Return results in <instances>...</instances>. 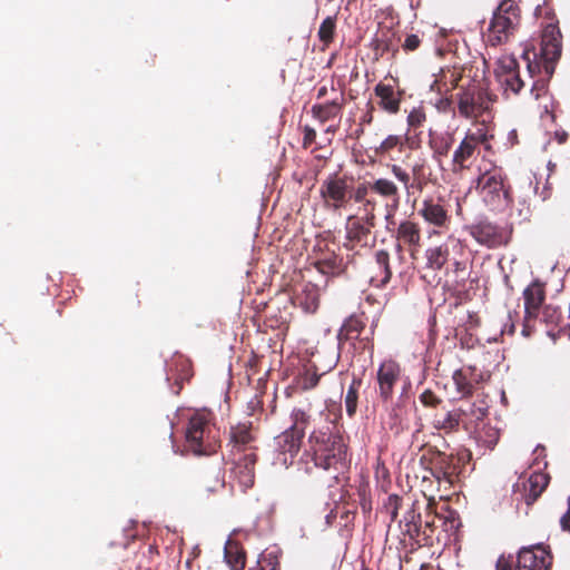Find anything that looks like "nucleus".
I'll return each instance as SVG.
<instances>
[{
    "instance_id": "13",
    "label": "nucleus",
    "mask_w": 570,
    "mask_h": 570,
    "mask_svg": "<svg viewBox=\"0 0 570 570\" xmlns=\"http://www.w3.org/2000/svg\"><path fill=\"white\" fill-rule=\"evenodd\" d=\"M459 114L464 118H476L489 110L493 99L487 89L471 83L456 95Z\"/></svg>"
},
{
    "instance_id": "32",
    "label": "nucleus",
    "mask_w": 570,
    "mask_h": 570,
    "mask_svg": "<svg viewBox=\"0 0 570 570\" xmlns=\"http://www.w3.org/2000/svg\"><path fill=\"white\" fill-rule=\"evenodd\" d=\"M461 78V73L455 70H441L439 76L431 83L430 88L438 95H448L449 92L459 87Z\"/></svg>"
},
{
    "instance_id": "43",
    "label": "nucleus",
    "mask_w": 570,
    "mask_h": 570,
    "mask_svg": "<svg viewBox=\"0 0 570 570\" xmlns=\"http://www.w3.org/2000/svg\"><path fill=\"white\" fill-rule=\"evenodd\" d=\"M335 29H336V18L335 17H326L320 28H318V32H317V36H318V39L325 46V47H328L333 40H334V36H335Z\"/></svg>"
},
{
    "instance_id": "21",
    "label": "nucleus",
    "mask_w": 570,
    "mask_h": 570,
    "mask_svg": "<svg viewBox=\"0 0 570 570\" xmlns=\"http://www.w3.org/2000/svg\"><path fill=\"white\" fill-rule=\"evenodd\" d=\"M499 80L504 86L505 91L511 90L519 94L524 87V80L520 77L519 65L514 58H505L500 61Z\"/></svg>"
},
{
    "instance_id": "24",
    "label": "nucleus",
    "mask_w": 570,
    "mask_h": 570,
    "mask_svg": "<svg viewBox=\"0 0 570 570\" xmlns=\"http://www.w3.org/2000/svg\"><path fill=\"white\" fill-rule=\"evenodd\" d=\"M375 96L380 98L379 106L387 114L395 115L400 111L402 92L395 91L393 86L379 82L374 88Z\"/></svg>"
},
{
    "instance_id": "35",
    "label": "nucleus",
    "mask_w": 570,
    "mask_h": 570,
    "mask_svg": "<svg viewBox=\"0 0 570 570\" xmlns=\"http://www.w3.org/2000/svg\"><path fill=\"white\" fill-rule=\"evenodd\" d=\"M343 259L334 252L324 254L315 261V268L323 275H337L342 272Z\"/></svg>"
},
{
    "instance_id": "7",
    "label": "nucleus",
    "mask_w": 570,
    "mask_h": 570,
    "mask_svg": "<svg viewBox=\"0 0 570 570\" xmlns=\"http://www.w3.org/2000/svg\"><path fill=\"white\" fill-rule=\"evenodd\" d=\"M376 226V216L350 215L345 222L343 248L353 256L370 252L376 244L373 229Z\"/></svg>"
},
{
    "instance_id": "60",
    "label": "nucleus",
    "mask_w": 570,
    "mask_h": 570,
    "mask_svg": "<svg viewBox=\"0 0 570 570\" xmlns=\"http://www.w3.org/2000/svg\"><path fill=\"white\" fill-rule=\"evenodd\" d=\"M567 138H568V134L567 132H562V134H558L557 132V139H558V141L560 144L566 142Z\"/></svg>"
},
{
    "instance_id": "15",
    "label": "nucleus",
    "mask_w": 570,
    "mask_h": 570,
    "mask_svg": "<svg viewBox=\"0 0 570 570\" xmlns=\"http://www.w3.org/2000/svg\"><path fill=\"white\" fill-rule=\"evenodd\" d=\"M419 215L426 224L439 229H448L451 223V217L444 204L440 199L432 197L422 202Z\"/></svg>"
},
{
    "instance_id": "41",
    "label": "nucleus",
    "mask_w": 570,
    "mask_h": 570,
    "mask_svg": "<svg viewBox=\"0 0 570 570\" xmlns=\"http://www.w3.org/2000/svg\"><path fill=\"white\" fill-rule=\"evenodd\" d=\"M176 370L179 372L175 375V382L171 385L174 394L178 395L183 390L184 383L188 382L193 376L191 367L188 361L179 358L176 362Z\"/></svg>"
},
{
    "instance_id": "58",
    "label": "nucleus",
    "mask_w": 570,
    "mask_h": 570,
    "mask_svg": "<svg viewBox=\"0 0 570 570\" xmlns=\"http://www.w3.org/2000/svg\"><path fill=\"white\" fill-rule=\"evenodd\" d=\"M326 95H327V87H326V86H322V87L317 90V98H318V99L324 98Z\"/></svg>"
},
{
    "instance_id": "18",
    "label": "nucleus",
    "mask_w": 570,
    "mask_h": 570,
    "mask_svg": "<svg viewBox=\"0 0 570 570\" xmlns=\"http://www.w3.org/2000/svg\"><path fill=\"white\" fill-rule=\"evenodd\" d=\"M455 390L462 397L471 396L478 384L483 381V374L475 366L465 365L454 371L452 375Z\"/></svg>"
},
{
    "instance_id": "33",
    "label": "nucleus",
    "mask_w": 570,
    "mask_h": 570,
    "mask_svg": "<svg viewBox=\"0 0 570 570\" xmlns=\"http://www.w3.org/2000/svg\"><path fill=\"white\" fill-rule=\"evenodd\" d=\"M426 267L433 271H441L450 261V247L448 243L429 247L425 250Z\"/></svg>"
},
{
    "instance_id": "20",
    "label": "nucleus",
    "mask_w": 570,
    "mask_h": 570,
    "mask_svg": "<svg viewBox=\"0 0 570 570\" xmlns=\"http://www.w3.org/2000/svg\"><path fill=\"white\" fill-rule=\"evenodd\" d=\"M373 193L383 199L391 202L386 204V219L394 215L400 203V189L397 185L389 178H376L372 180Z\"/></svg>"
},
{
    "instance_id": "45",
    "label": "nucleus",
    "mask_w": 570,
    "mask_h": 570,
    "mask_svg": "<svg viewBox=\"0 0 570 570\" xmlns=\"http://www.w3.org/2000/svg\"><path fill=\"white\" fill-rule=\"evenodd\" d=\"M500 439V431L491 425H484L478 435V440L488 449H493Z\"/></svg>"
},
{
    "instance_id": "40",
    "label": "nucleus",
    "mask_w": 570,
    "mask_h": 570,
    "mask_svg": "<svg viewBox=\"0 0 570 570\" xmlns=\"http://www.w3.org/2000/svg\"><path fill=\"white\" fill-rule=\"evenodd\" d=\"M401 523H404L403 533L410 539H416L420 535L421 514L411 508L405 514Z\"/></svg>"
},
{
    "instance_id": "25",
    "label": "nucleus",
    "mask_w": 570,
    "mask_h": 570,
    "mask_svg": "<svg viewBox=\"0 0 570 570\" xmlns=\"http://www.w3.org/2000/svg\"><path fill=\"white\" fill-rule=\"evenodd\" d=\"M465 414L462 406L453 409L444 415L435 417L433 425L436 430L445 433L456 432L461 425L465 430H469V422L465 420Z\"/></svg>"
},
{
    "instance_id": "61",
    "label": "nucleus",
    "mask_w": 570,
    "mask_h": 570,
    "mask_svg": "<svg viewBox=\"0 0 570 570\" xmlns=\"http://www.w3.org/2000/svg\"><path fill=\"white\" fill-rule=\"evenodd\" d=\"M412 9H417L421 6V0H409Z\"/></svg>"
},
{
    "instance_id": "11",
    "label": "nucleus",
    "mask_w": 570,
    "mask_h": 570,
    "mask_svg": "<svg viewBox=\"0 0 570 570\" xmlns=\"http://www.w3.org/2000/svg\"><path fill=\"white\" fill-rule=\"evenodd\" d=\"M469 235L481 246L493 249L507 246L512 236V228L481 218L465 226Z\"/></svg>"
},
{
    "instance_id": "27",
    "label": "nucleus",
    "mask_w": 570,
    "mask_h": 570,
    "mask_svg": "<svg viewBox=\"0 0 570 570\" xmlns=\"http://www.w3.org/2000/svg\"><path fill=\"white\" fill-rule=\"evenodd\" d=\"M229 442L237 451H255L256 448L250 444L255 442V435L252 433V423H238L230 428Z\"/></svg>"
},
{
    "instance_id": "22",
    "label": "nucleus",
    "mask_w": 570,
    "mask_h": 570,
    "mask_svg": "<svg viewBox=\"0 0 570 570\" xmlns=\"http://www.w3.org/2000/svg\"><path fill=\"white\" fill-rule=\"evenodd\" d=\"M352 200L360 204L363 215L376 216L377 200L374 197L372 180L358 183L356 187L353 186Z\"/></svg>"
},
{
    "instance_id": "10",
    "label": "nucleus",
    "mask_w": 570,
    "mask_h": 570,
    "mask_svg": "<svg viewBox=\"0 0 570 570\" xmlns=\"http://www.w3.org/2000/svg\"><path fill=\"white\" fill-rule=\"evenodd\" d=\"M367 317L364 313L350 315L342 324L337 333L338 350H343L348 343L355 351L373 352L374 343L372 336H362L366 328Z\"/></svg>"
},
{
    "instance_id": "19",
    "label": "nucleus",
    "mask_w": 570,
    "mask_h": 570,
    "mask_svg": "<svg viewBox=\"0 0 570 570\" xmlns=\"http://www.w3.org/2000/svg\"><path fill=\"white\" fill-rule=\"evenodd\" d=\"M524 314L527 321L538 318L546 299L544 284L535 279L523 291Z\"/></svg>"
},
{
    "instance_id": "50",
    "label": "nucleus",
    "mask_w": 570,
    "mask_h": 570,
    "mask_svg": "<svg viewBox=\"0 0 570 570\" xmlns=\"http://www.w3.org/2000/svg\"><path fill=\"white\" fill-rule=\"evenodd\" d=\"M420 401L426 407H436L442 403V400L431 390H425L420 395Z\"/></svg>"
},
{
    "instance_id": "37",
    "label": "nucleus",
    "mask_w": 570,
    "mask_h": 570,
    "mask_svg": "<svg viewBox=\"0 0 570 570\" xmlns=\"http://www.w3.org/2000/svg\"><path fill=\"white\" fill-rule=\"evenodd\" d=\"M321 375L317 366L313 362H309L297 375L296 384L302 390H311L317 385Z\"/></svg>"
},
{
    "instance_id": "14",
    "label": "nucleus",
    "mask_w": 570,
    "mask_h": 570,
    "mask_svg": "<svg viewBox=\"0 0 570 570\" xmlns=\"http://www.w3.org/2000/svg\"><path fill=\"white\" fill-rule=\"evenodd\" d=\"M402 380L401 365L394 360L383 361L376 372L377 396L382 404L393 401L395 387Z\"/></svg>"
},
{
    "instance_id": "51",
    "label": "nucleus",
    "mask_w": 570,
    "mask_h": 570,
    "mask_svg": "<svg viewBox=\"0 0 570 570\" xmlns=\"http://www.w3.org/2000/svg\"><path fill=\"white\" fill-rule=\"evenodd\" d=\"M441 97L435 101L434 106L439 112L454 114L453 100L452 96L448 97L446 95H440Z\"/></svg>"
},
{
    "instance_id": "29",
    "label": "nucleus",
    "mask_w": 570,
    "mask_h": 570,
    "mask_svg": "<svg viewBox=\"0 0 570 570\" xmlns=\"http://www.w3.org/2000/svg\"><path fill=\"white\" fill-rule=\"evenodd\" d=\"M376 271L371 274V284L376 287L385 286L392 277V269L390 266V254L385 249H380L374 255Z\"/></svg>"
},
{
    "instance_id": "55",
    "label": "nucleus",
    "mask_w": 570,
    "mask_h": 570,
    "mask_svg": "<svg viewBox=\"0 0 570 570\" xmlns=\"http://www.w3.org/2000/svg\"><path fill=\"white\" fill-rule=\"evenodd\" d=\"M225 484L224 475L220 468H217V471L215 473V485H207L208 490L213 491L215 490L216 485L223 488Z\"/></svg>"
},
{
    "instance_id": "12",
    "label": "nucleus",
    "mask_w": 570,
    "mask_h": 570,
    "mask_svg": "<svg viewBox=\"0 0 570 570\" xmlns=\"http://www.w3.org/2000/svg\"><path fill=\"white\" fill-rule=\"evenodd\" d=\"M552 554L543 547L522 548L513 567L512 562L501 557L497 561V570H550Z\"/></svg>"
},
{
    "instance_id": "23",
    "label": "nucleus",
    "mask_w": 570,
    "mask_h": 570,
    "mask_svg": "<svg viewBox=\"0 0 570 570\" xmlns=\"http://www.w3.org/2000/svg\"><path fill=\"white\" fill-rule=\"evenodd\" d=\"M302 441L303 436L289 428L275 438L276 449L284 456L282 459L283 464H287V455L291 459L289 463L293 462L294 456L301 449Z\"/></svg>"
},
{
    "instance_id": "17",
    "label": "nucleus",
    "mask_w": 570,
    "mask_h": 570,
    "mask_svg": "<svg viewBox=\"0 0 570 570\" xmlns=\"http://www.w3.org/2000/svg\"><path fill=\"white\" fill-rule=\"evenodd\" d=\"M257 462V454L255 451L245 453L236 460L232 469V475L242 488L243 491L252 488L255 482V465Z\"/></svg>"
},
{
    "instance_id": "56",
    "label": "nucleus",
    "mask_w": 570,
    "mask_h": 570,
    "mask_svg": "<svg viewBox=\"0 0 570 570\" xmlns=\"http://www.w3.org/2000/svg\"><path fill=\"white\" fill-rule=\"evenodd\" d=\"M452 265H453V269H454V272H455V273L464 272V271H465V268H466L465 263H464V262H461V261H454V262L452 263Z\"/></svg>"
},
{
    "instance_id": "54",
    "label": "nucleus",
    "mask_w": 570,
    "mask_h": 570,
    "mask_svg": "<svg viewBox=\"0 0 570 570\" xmlns=\"http://www.w3.org/2000/svg\"><path fill=\"white\" fill-rule=\"evenodd\" d=\"M316 139V131L314 128L306 126L304 128L303 146L306 148L311 146Z\"/></svg>"
},
{
    "instance_id": "36",
    "label": "nucleus",
    "mask_w": 570,
    "mask_h": 570,
    "mask_svg": "<svg viewBox=\"0 0 570 570\" xmlns=\"http://www.w3.org/2000/svg\"><path fill=\"white\" fill-rule=\"evenodd\" d=\"M454 144V134L453 132H442L439 135H430L429 145L434 154L438 157H445L449 155L452 146Z\"/></svg>"
},
{
    "instance_id": "57",
    "label": "nucleus",
    "mask_w": 570,
    "mask_h": 570,
    "mask_svg": "<svg viewBox=\"0 0 570 570\" xmlns=\"http://www.w3.org/2000/svg\"><path fill=\"white\" fill-rule=\"evenodd\" d=\"M529 323H530V321H527V320L524 318V325H523V330H522V334H523L524 336H529V335L531 334V326H530V324H529Z\"/></svg>"
},
{
    "instance_id": "59",
    "label": "nucleus",
    "mask_w": 570,
    "mask_h": 570,
    "mask_svg": "<svg viewBox=\"0 0 570 570\" xmlns=\"http://www.w3.org/2000/svg\"><path fill=\"white\" fill-rule=\"evenodd\" d=\"M372 110H373V108L363 117V121L364 122H366V124H371L372 122V120H373Z\"/></svg>"
},
{
    "instance_id": "48",
    "label": "nucleus",
    "mask_w": 570,
    "mask_h": 570,
    "mask_svg": "<svg viewBox=\"0 0 570 570\" xmlns=\"http://www.w3.org/2000/svg\"><path fill=\"white\" fill-rule=\"evenodd\" d=\"M426 120V114L422 107L413 108L407 116V125L413 129L420 128Z\"/></svg>"
},
{
    "instance_id": "26",
    "label": "nucleus",
    "mask_w": 570,
    "mask_h": 570,
    "mask_svg": "<svg viewBox=\"0 0 570 570\" xmlns=\"http://www.w3.org/2000/svg\"><path fill=\"white\" fill-rule=\"evenodd\" d=\"M391 173L393 176L403 184L404 188L406 189L407 194H410L411 189H423V181L421 179V174L423 171L424 165L423 164H415L412 167V176L413 179H411V174L404 169L402 166L393 164L391 165Z\"/></svg>"
},
{
    "instance_id": "16",
    "label": "nucleus",
    "mask_w": 570,
    "mask_h": 570,
    "mask_svg": "<svg viewBox=\"0 0 570 570\" xmlns=\"http://www.w3.org/2000/svg\"><path fill=\"white\" fill-rule=\"evenodd\" d=\"M396 248L402 252V246H406L411 256L414 258L422 245L421 227L419 223L406 219L400 223L396 229Z\"/></svg>"
},
{
    "instance_id": "30",
    "label": "nucleus",
    "mask_w": 570,
    "mask_h": 570,
    "mask_svg": "<svg viewBox=\"0 0 570 570\" xmlns=\"http://www.w3.org/2000/svg\"><path fill=\"white\" fill-rule=\"evenodd\" d=\"M550 481V476L543 472H533L523 483V499L528 505L533 504L537 499L546 490Z\"/></svg>"
},
{
    "instance_id": "8",
    "label": "nucleus",
    "mask_w": 570,
    "mask_h": 570,
    "mask_svg": "<svg viewBox=\"0 0 570 570\" xmlns=\"http://www.w3.org/2000/svg\"><path fill=\"white\" fill-rule=\"evenodd\" d=\"M490 138L492 136L488 135V130L484 127L476 128L473 131L469 130L453 151V173H462L471 167L473 158L479 153V146L482 145L485 150H490Z\"/></svg>"
},
{
    "instance_id": "4",
    "label": "nucleus",
    "mask_w": 570,
    "mask_h": 570,
    "mask_svg": "<svg viewBox=\"0 0 570 570\" xmlns=\"http://www.w3.org/2000/svg\"><path fill=\"white\" fill-rule=\"evenodd\" d=\"M475 189L482 200L492 209H502L513 204L512 188L502 167L490 163L479 167Z\"/></svg>"
},
{
    "instance_id": "47",
    "label": "nucleus",
    "mask_w": 570,
    "mask_h": 570,
    "mask_svg": "<svg viewBox=\"0 0 570 570\" xmlns=\"http://www.w3.org/2000/svg\"><path fill=\"white\" fill-rule=\"evenodd\" d=\"M403 145V139L401 136H397V135H390L387 136L382 142L381 145L379 146V148L376 149V153L381 154V155H385V154H389L391 150H393L394 148H396L397 146H402Z\"/></svg>"
},
{
    "instance_id": "42",
    "label": "nucleus",
    "mask_w": 570,
    "mask_h": 570,
    "mask_svg": "<svg viewBox=\"0 0 570 570\" xmlns=\"http://www.w3.org/2000/svg\"><path fill=\"white\" fill-rule=\"evenodd\" d=\"M291 421L292 424L289 429L304 438L305 430L311 423V415L303 409H294L291 413Z\"/></svg>"
},
{
    "instance_id": "5",
    "label": "nucleus",
    "mask_w": 570,
    "mask_h": 570,
    "mask_svg": "<svg viewBox=\"0 0 570 570\" xmlns=\"http://www.w3.org/2000/svg\"><path fill=\"white\" fill-rule=\"evenodd\" d=\"M521 24V10L513 0H503L495 8L483 38L487 45L498 47L508 43Z\"/></svg>"
},
{
    "instance_id": "39",
    "label": "nucleus",
    "mask_w": 570,
    "mask_h": 570,
    "mask_svg": "<svg viewBox=\"0 0 570 570\" xmlns=\"http://www.w3.org/2000/svg\"><path fill=\"white\" fill-rule=\"evenodd\" d=\"M299 306L307 313H315L320 305V295L314 286H306L302 294L297 296Z\"/></svg>"
},
{
    "instance_id": "34",
    "label": "nucleus",
    "mask_w": 570,
    "mask_h": 570,
    "mask_svg": "<svg viewBox=\"0 0 570 570\" xmlns=\"http://www.w3.org/2000/svg\"><path fill=\"white\" fill-rule=\"evenodd\" d=\"M225 559L232 570H244L246 563L245 551L236 541H227L225 546Z\"/></svg>"
},
{
    "instance_id": "38",
    "label": "nucleus",
    "mask_w": 570,
    "mask_h": 570,
    "mask_svg": "<svg viewBox=\"0 0 570 570\" xmlns=\"http://www.w3.org/2000/svg\"><path fill=\"white\" fill-rule=\"evenodd\" d=\"M362 383V379L360 376L354 375L352 382L347 387L345 395V409L350 417H353L357 411V401Z\"/></svg>"
},
{
    "instance_id": "28",
    "label": "nucleus",
    "mask_w": 570,
    "mask_h": 570,
    "mask_svg": "<svg viewBox=\"0 0 570 570\" xmlns=\"http://www.w3.org/2000/svg\"><path fill=\"white\" fill-rule=\"evenodd\" d=\"M344 102V95L341 94L340 97H336L331 101L314 105L311 109V114L313 118L324 124L341 116Z\"/></svg>"
},
{
    "instance_id": "31",
    "label": "nucleus",
    "mask_w": 570,
    "mask_h": 570,
    "mask_svg": "<svg viewBox=\"0 0 570 570\" xmlns=\"http://www.w3.org/2000/svg\"><path fill=\"white\" fill-rule=\"evenodd\" d=\"M387 412V424L392 432L399 434L404 430L407 410L402 399L396 402L383 404Z\"/></svg>"
},
{
    "instance_id": "46",
    "label": "nucleus",
    "mask_w": 570,
    "mask_h": 570,
    "mask_svg": "<svg viewBox=\"0 0 570 570\" xmlns=\"http://www.w3.org/2000/svg\"><path fill=\"white\" fill-rule=\"evenodd\" d=\"M540 313L542 321L547 325H558L562 320V312L560 307L553 306L551 304L544 305Z\"/></svg>"
},
{
    "instance_id": "6",
    "label": "nucleus",
    "mask_w": 570,
    "mask_h": 570,
    "mask_svg": "<svg viewBox=\"0 0 570 570\" xmlns=\"http://www.w3.org/2000/svg\"><path fill=\"white\" fill-rule=\"evenodd\" d=\"M185 440L188 450L194 454L215 453L219 446V440L215 433L213 413L209 411L194 413L188 420Z\"/></svg>"
},
{
    "instance_id": "63",
    "label": "nucleus",
    "mask_w": 570,
    "mask_h": 570,
    "mask_svg": "<svg viewBox=\"0 0 570 570\" xmlns=\"http://www.w3.org/2000/svg\"><path fill=\"white\" fill-rule=\"evenodd\" d=\"M335 131H336V127H333V126H330V127H327V129H326V132H332V134H334Z\"/></svg>"
},
{
    "instance_id": "52",
    "label": "nucleus",
    "mask_w": 570,
    "mask_h": 570,
    "mask_svg": "<svg viewBox=\"0 0 570 570\" xmlns=\"http://www.w3.org/2000/svg\"><path fill=\"white\" fill-rule=\"evenodd\" d=\"M277 566V558L272 553L263 554L258 560L259 570H275Z\"/></svg>"
},
{
    "instance_id": "9",
    "label": "nucleus",
    "mask_w": 570,
    "mask_h": 570,
    "mask_svg": "<svg viewBox=\"0 0 570 570\" xmlns=\"http://www.w3.org/2000/svg\"><path fill=\"white\" fill-rule=\"evenodd\" d=\"M352 191V179L337 174L330 175L320 187L324 208L333 212L342 210L350 205Z\"/></svg>"
},
{
    "instance_id": "3",
    "label": "nucleus",
    "mask_w": 570,
    "mask_h": 570,
    "mask_svg": "<svg viewBox=\"0 0 570 570\" xmlns=\"http://www.w3.org/2000/svg\"><path fill=\"white\" fill-rule=\"evenodd\" d=\"M471 459V453L466 449L454 453H445L436 446L424 445L420 456V465L428 474L423 475V482L434 478L439 483L453 484L462 473L465 464Z\"/></svg>"
},
{
    "instance_id": "49",
    "label": "nucleus",
    "mask_w": 570,
    "mask_h": 570,
    "mask_svg": "<svg viewBox=\"0 0 570 570\" xmlns=\"http://www.w3.org/2000/svg\"><path fill=\"white\" fill-rule=\"evenodd\" d=\"M402 498L396 494H391L385 503V509L391 517V521H396L399 509L402 507Z\"/></svg>"
},
{
    "instance_id": "62",
    "label": "nucleus",
    "mask_w": 570,
    "mask_h": 570,
    "mask_svg": "<svg viewBox=\"0 0 570 570\" xmlns=\"http://www.w3.org/2000/svg\"><path fill=\"white\" fill-rule=\"evenodd\" d=\"M377 48H382L383 51L389 50V46L383 41H379Z\"/></svg>"
},
{
    "instance_id": "2",
    "label": "nucleus",
    "mask_w": 570,
    "mask_h": 570,
    "mask_svg": "<svg viewBox=\"0 0 570 570\" xmlns=\"http://www.w3.org/2000/svg\"><path fill=\"white\" fill-rule=\"evenodd\" d=\"M346 453L341 435L315 430L308 436V449L297 461V471L313 482H321L324 472L346 468Z\"/></svg>"
},
{
    "instance_id": "53",
    "label": "nucleus",
    "mask_w": 570,
    "mask_h": 570,
    "mask_svg": "<svg viewBox=\"0 0 570 570\" xmlns=\"http://www.w3.org/2000/svg\"><path fill=\"white\" fill-rule=\"evenodd\" d=\"M420 45L421 39L417 35H409L406 36L402 47L405 51H414L420 47Z\"/></svg>"
},
{
    "instance_id": "1",
    "label": "nucleus",
    "mask_w": 570,
    "mask_h": 570,
    "mask_svg": "<svg viewBox=\"0 0 570 570\" xmlns=\"http://www.w3.org/2000/svg\"><path fill=\"white\" fill-rule=\"evenodd\" d=\"M534 14L543 19L540 51L527 50L522 58L527 61L528 72L533 80L531 94L539 99L546 91L547 82L552 77L556 63L561 57L562 35L554 12L547 3L537 6Z\"/></svg>"
},
{
    "instance_id": "64",
    "label": "nucleus",
    "mask_w": 570,
    "mask_h": 570,
    "mask_svg": "<svg viewBox=\"0 0 570 570\" xmlns=\"http://www.w3.org/2000/svg\"><path fill=\"white\" fill-rule=\"evenodd\" d=\"M509 334H512L514 331V325L512 324L510 327H508Z\"/></svg>"
},
{
    "instance_id": "44",
    "label": "nucleus",
    "mask_w": 570,
    "mask_h": 570,
    "mask_svg": "<svg viewBox=\"0 0 570 570\" xmlns=\"http://www.w3.org/2000/svg\"><path fill=\"white\" fill-rule=\"evenodd\" d=\"M489 406L482 402L480 405L476 403L470 404L466 409L463 407L465 420L469 422V426L472 422L482 421L488 415Z\"/></svg>"
}]
</instances>
